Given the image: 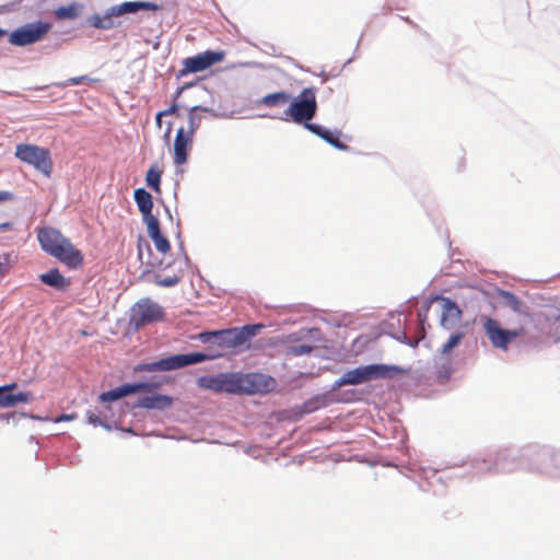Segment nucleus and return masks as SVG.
<instances>
[{
  "label": "nucleus",
  "mask_w": 560,
  "mask_h": 560,
  "mask_svg": "<svg viewBox=\"0 0 560 560\" xmlns=\"http://www.w3.org/2000/svg\"><path fill=\"white\" fill-rule=\"evenodd\" d=\"M259 325H246L242 329L231 328L222 331H206L199 335L201 342L213 340L217 348L210 353H178L163 358L152 363H140L136 366L139 372L175 371L191 364H199L222 357L226 351L235 350L244 346L254 337Z\"/></svg>",
  "instance_id": "nucleus-1"
},
{
  "label": "nucleus",
  "mask_w": 560,
  "mask_h": 560,
  "mask_svg": "<svg viewBox=\"0 0 560 560\" xmlns=\"http://www.w3.org/2000/svg\"><path fill=\"white\" fill-rule=\"evenodd\" d=\"M37 240L39 246L47 254L58 258L69 269H78L84 264V256L80 249L73 247L72 243L61 235L59 230L50 226L38 230Z\"/></svg>",
  "instance_id": "nucleus-2"
},
{
  "label": "nucleus",
  "mask_w": 560,
  "mask_h": 560,
  "mask_svg": "<svg viewBox=\"0 0 560 560\" xmlns=\"http://www.w3.org/2000/svg\"><path fill=\"white\" fill-rule=\"evenodd\" d=\"M406 373L401 366L387 364H371L366 366H358L349 370L337 380V386L359 385L371 380L393 378L397 375Z\"/></svg>",
  "instance_id": "nucleus-3"
},
{
  "label": "nucleus",
  "mask_w": 560,
  "mask_h": 560,
  "mask_svg": "<svg viewBox=\"0 0 560 560\" xmlns=\"http://www.w3.org/2000/svg\"><path fill=\"white\" fill-rule=\"evenodd\" d=\"M316 89L304 88L299 93L298 100L290 103L289 107L284 110V119L295 124H310L316 115Z\"/></svg>",
  "instance_id": "nucleus-4"
},
{
  "label": "nucleus",
  "mask_w": 560,
  "mask_h": 560,
  "mask_svg": "<svg viewBox=\"0 0 560 560\" xmlns=\"http://www.w3.org/2000/svg\"><path fill=\"white\" fill-rule=\"evenodd\" d=\"M15 158L35 168L46 177H50L52 162L50 151L47 148L35 144H18Z\"/></svg>",
  "instance_id": "nucleus-5"
},
{
  "label": "nucleus",
  "mask_w": 560,
  "mask_h": 560,
  "mask_svg": "<svg viewBox=\"0 0 560 560\" xmlns=\"http://www.w3.org/2000/svg\"><path fill=\"white\" fill-rule=\"evenodd\" d=\"M482 329L494 349L509 350V345L525 335V328L506 329L500 326L499 322L487 317L482 322Z\"/></svg>",
  "instance_id": "nucleus-6"
},
{
  "label": "nucleus",
  "mask_w": 560,
  "mask_h": 560,
  "mask_svg": "<svg viewBox=\"0 0 560 560\" xmlns=\"http://www.w3.org/2000/svg\"><path fill=\"white\" fill-rule=\"evenodd\" d=\"M225 58V52L206 50L192 57L183 60V68L178 71V77L183 78L190 73L202 72L210 67L222 62Z\"/></svg>",
  "instance_id": "nucleus-7"
},
{
  "label": "nucleus",
  "mask_w": 560,
  "mask_h": 560,
  "mask_svg": "<svg viewBox=\"0 0 560 560\" xmlns=\"http://www.w3.org/2000/svg\"><path fill=\"white\" fill-rule=\"evenodd\" d=\"M163 308L158 303L143 299L136 303L131 308V323L136 328L143 327L150 323H156L163 319Z\"/></svg>",
  "instance_id": "nucleus-8"
},
{
  "label": "nucleus",
  "mask_w": 560,
  "mask_h": 560,
  "mask_svg": "<svg viewBox=\"0 0 560 560\" xmlns=\"http://www.w3.org/2000/svg\"><path fill=\"white\" fill-rule=\"evenodd\" d=\"M50 31V24L37 22L18 27L9 35V44L16 47L39 42Z\"/></svg>",
  "instance_id": "nucleus-9"
},
{
  "label": "nucleus",
  "mask_w": 560,
  "mask_h": 560,
  "mask_svg": "<svg viewBox=\"0 0 560 560\" xmlns=\"http://www.w3.org/2000/svg\"><path fill=\"white\" fill-rule=\"evenodd\" d=\"M534 324L541 334L553 337L560 331V310L547 306L534 315Z\"/></svg>",
  "instance_id": "nucleus-10"
},
{
  "label": "nucleus",
  "mask_w": 560,
  "mask_h": 560,
  "mask_svg": "<svg viewBox=\"0 0 560 560\" xmlns=\"http://www.w3.org/2000/svg\"><path fill=\"white\" fill-rule=\"evenodd\" d=\"M158 383H132L125 384L120 387L112 388L110 390L103 392L98 399L102 402H114L120 398L136 393H149L154 388H158Z\"/></svg>",
  "instance_id": "nucleus-11"
},
{
  "label": "nucleus",
  "mask_w": 560,
  "mask_h": 560,
  "mask_svg": "<svg viewBox=\"0 0 560 560\" xmlns=\"http://www.w3.org/2000/svg\"><path fill=\"white\" fill-rule=\"evenodd\" d=\"M243 393H269L275 387V380L264 373H247L242 376Z\"/></svg>",
  "instance_id": "nucleus-12"
},
{
  "label": "nucleus",
  "mask_w": 560,
  "mask_h": 560,
  "mask_svg": "<svg viewBox=\"0 0 560 560\" xmlns=\"http://www.w3.org/2000/svg\"><path fill=\"white\" fill-rule=\"evenodd\" d=\"M16 383L0 386V408H12L20 404L31 402L34 398L31 392L12 394L16 389Z\"/></svg>",
  "instance_id": "nucleus-13"
},
{
  "label": "nucleus",
  "mask_w": 560,
  "mask_h": 560,
  "mask_svg": "<svg viewBox=\"0 0 560 560\" xmlns=\"http://www.w3.org/2000/svg\"><path fill=\"white\" fill-rule=\"evenodd\" d=\"M194 135H186L184 128H178L174 139V164L179 166L187 163L191 150Z\"/></svg>",
  "instance_id": "nucleus-14"
},
{
  "label": "nucleus",
  "mask_w": 560,
  "mask_h": 560,
  "mask_svg": "<svg viewBox=\"0 0 560 560\" xmlns=\"http://www.w3.org/2000/svg\"><path fill=\"white\" fill-rule=\"evenodd\" d=\"M133 201H136L144 223L159 222L158 217L153 214V197L150 192L143 188L133 190Z\"/></svg>",
  "instance_id": "nucleus-15"
},
{
  "label": "nucleus",
  "mask_w": 560,
  "mask_h": 560,
  "mask_svg": "<svg viewBox=\"0 0 560 560\" xmlns=\"http://www.w3.org/2000/svg\"><path fill=\"white\" fill-rule=\"evenodd\" d=\"M160 7L155 2L150 1H125L110 9L112 15L119 16L128 13H136L140 10L159 11Z\"/></svg>",
  "instance_id": "nucleus-16"
},
{
  "label": "nucleus",
  "mask_w": 560,
  "mask_h": 560,
  "mask_svg": "<svg viewBox=\"0 0 560 560\" xmlns=\"http://www.w3.org/2000/svg\"><path fill=\"white\" fill-rule=\"evenodd\" d=\"M172 402H174V399L171 398L170 396L154 394V395L140 397L139 400H137L136 407L162 410L165 408H170L172 406Z\"/></svg>",
  "instance_id": "nucleus-17"
},
{
  "label": "nucleus",
  "mask_w": 560,
  "mask_h": 560,
  "mask_svg": "<svg viewBox=\"0 0 560 560\" xmlns=\"http://www.w3.org/2000/svg\"><path fill=\"white\" fill-rule=\"evenodd\" d=\"M38 279L43 282V284L54 288L58 291H66L70 287L69 278L60 275L59 270L56 268L38 276Z\"/></svg>",
  "instance_id": "nucleus-18"
},
{
  "label": "nucleus",
  "mask_w": 560,
  "mask_h": 560,
  "mask_svg": "<svg viewBox=\"0 0 560 560\" xmlns=\"http://www.w3.org/2000/svg\"><path fill=\"white\" fill-rule=\"evenodd\" d=\"M144 224L145 228H148L149 237L152 238L154 247H156V250L163 255L170 253V241L166 240V237L163 236L162 233L160 232L159 221H152Z\"/></svg>",
  "instance_id": "nucleus-19"
},
{
  "label": "nucleus",
  "mask_w": 560,
  "mask_h": 560,
  "mask_svg": "<svg viewBox=\"0 0 560 560\" xmlns=\"http://www.w3.org/2000/svg\"><path fill=\"white\" fill-rule=\"evenodd\" d=\"M499 298L502 300L504 306L512 310V312L527 316L526 306L523 301L520 300L518 296L514 295L513 292H509L508 290H499Z\"/></svg>",
  "instance_id": "nucleus-20"
},
{
  "label": "nucleus",
  "mask_w": 560,
  "mask_h": 560,
  "mask_svg": "<svg viewBox=\"0 0 560 560\" xmlns=\"http://www.w3.org/2000/svg\"><path fill=\"white\" fill-rule=\"evenodd\" d=\"M306 129L310 130L312 133L318 136L319 138L324 139L325 142L331 144L338 150H346L347 145L339 141L335 135L323 128L320 125L317 124H306Z\"/></svg>",
  "instance_id": "nucleus-21"
},
{
  "label": "nucleus",
  "mask_w": 560,
  "mask_h": 560,
  "mask_svg": "<svg viewBox=\"0 0 560 560\" xmlns=\"http://www.w3.org/2000/svg\"><path fill=\"white\" fill-rule=\"evenodd\" d=\"M221 393H243L241 376L221 373Z\"/></svg>",
  "instance_id": "nucleus-22"
},
{
  "label": "nucleus",
  "mask_w": 560,
  "mask_h": 560,
  "mask_svg": "<svg viewBox=\"0 0 560 560\" xmlns=\"http://www.w3.org/2000/svg\"><path fill=\"white\" fill-rule=\"evenodd\" d=\"M290 101V94L280 91L277 93H269L260 100V104L265 107H280Z\"/></svg>",
  "instance_id": "nucleus-23"
},
{
  "label": "nucleus",
  "mask_w": 560,
  "mask_h": 560,
  "mask_svg": "<svg viewBox=\"0 0 560 560\" xmlns=\"http://www.w3.org/2000/svg\"><path fill=\"white\" fill-rule=\"evenodd\" d=\"M162 178V171L156 165L150 166L145 173V185L155 192H160V179Z\"/></svg>",
  "instance_id": "nucleus-24"
},
{
  "label": "nucleus",
  "mask_w": 560,
  "mask_h": 560,
  "mask_svg": "<svg viewBox=\"0 0 560 560\" xmlns=\"http://www.w3.org/2000/svg\"><path fill=\"white\" fill-rule=\"evenodd\" d=\"M197 386L220 393V374L217 376H200L197 378Z\"/></svg>",
  "instance_id": "nucleus-25"
},
{
  "label": "nucleus",
  "mask_w": 560,
  "mask_h": 560,
  "mask_svg": "<svg viewBox=\"0 0 560 560\" xmlns=\"http://www.w3.org/2000/svg\"><path fill=\"white\" fill-rule=\"evenodd\" d=\"M200 109V107L195 106L190 109V113H188V126L187 128H184V132H186V135L194 136L200 127L201 118L196 114V112Z\"/></svg>",
  "instance_id": "nucleus-26"
},
{
  "label": "nucleus",
  "mask_w": 560,
  "mask_h": 560,
  "mask_svg": "<svg viewBox=\"0 0 560 560\" xmlns=\"http://www.w3.org/2000/svg\"><path fill=\"white\" fill-rule=\"evenodd\" d=\"M55 16L58 20H74L78 16V7L75 3L56 9Z\"/></svg>",
  "instance_id": "nucleus-27"
},
{
  "label": "nucleus",
  "mask_w": 560,
  "mask_h": 560,
  "mask_svg": "<svg viewBox=\"0 0 560 560\" xmlns=\"http://www.w3.org/2000/svg\"><path fill=\"white\" fill-rule=\"evenodd\" d=\"M465 337L463 331H456L448 338V340L443 343L442 354H448L457 345L462 342V339Z\"/></svg>",
  "instance_id": "nucleus-28"
},
{
  "label": "nucleus",
  "mask_w": 560,
  "mask_h": 560,
  "mask_svg": "<svg viewBox=\"0 0 560 560\" xmlns=\"http://www.w3.org/2000/svg\"><path fill=\"white\" fill-rule=\"evenodd\" d=\"M112 16H115V15H113L112 13L108 15H105V16L94 15L92 19L93 27L98 28V30L112 28L113 27Z\"/></svg>",
  "instance_id": "nucleus-29"
},
{
  "label": "nucleus",
  "mask_w": 560,
  "mask_h": 560,
  "mask_svg": "<svg viewBox=\"0 0 560 560\" xmlns=\"http://www.w3.org/2000/svg\"><path fill=\"white\" fill-rule=\"evenodd\" d=\"M85 82L98 83L100 80L97 78H89L86 75H80V77L71 78V79L65 81V83L60 84V86L66 88L68 85L83 84Z\"/></svg>",
  "instance_id": "nucleus-30"
},
{
  "label": "nucleus",
  "mask_w": 560,
  "mask_h": 560,
  "mask_svg": "<svg viewBox=\"0 0 560 560\" xmlns=\"http://www.w3.org/2000/svg\"><path fill=\"white\" fill-rule=\"evenodd\" d=\"M12 268V258L8 253H3L0 255V278H3L9 273Z\"/></svg>",
  "instance_id": "nucleus-31"
},
{
  "label": "nucleus",
  "mask_w": 560,
  "mask_h": 560,
  "mask_svg": "<svg viewBox=\"0 0 560 560\" xmlns=\"http://www.w3.org/2000/svg\"><path fill=\"white\" fill-rule=\"evenodd\" d=\"M447 314H454L456 316H460V310L456 306V303L446 300V303H444V312H443V318L442 324L444 325L445 322V315Z\"/></svg>",
  "instance_id": "nucleus-32"
},
{
  "label": "nucleus",
  "mask_w": 560,
  "mask_h": 560,
  "mask_svg": "<svg viewBox=\"0 0 560 560\" xmlns=\"http://www.w3.org/2000/svg\"><path fill=\"white\" fill-rule=\"evenodd\" d=\"M178 282H179V278L176 277V276H174V277H166V278L158 279L156 280V285L162 287V288H171V287L177 285Z\"/></svg>",
  "instance_id": "nucleus-33"
},
{
  "label": "nucleus",
  "mask_w": 560,
  "mask_h": 560,
  "mask_svg": "<svg viewBox=\"0 0 560 560\" xmlns=\"http://www.w3.org/2000/svg\"><path fill=\"white\" fill-rule=\"evenodd\" d=\"M312 350H313L312 346L299 345V346H294V347L290 348V353L295 357H299V355L308 354Z\"/></svg>",
  "instance_id": "nucleus-34"
},
{
  "label": "nucleus",
  "mask_w": 560,
  "mask_h": 560,
  "mask_svg": "<svg viewBox=\"0 0 560 560\" xmlns=\"http://www.w3.org/2000/svg\"><path fill=\"white\" fill-rule=\"evenodd\" d=\"M178 112V104L173 103V105L170 106L167 109H163L159 112V117H168L171 115H175Z\"/></svg>",
  "instance_id": "nucleus-35"
},
{
  "label": "nucleus",
  "mask_w": 560,
  "mask_h": 560,
  "mask_svg": "<svg viewBox=\"0 0 560 560\" xmlns=\"http://www.w3.org/2000/svg\"><path fill=\"white\" fill-rule=\"evenodd\" d=\"M77 418L75 413H62L59 417L55 419L56 423L62 422V421H72Z\"/></svg>",
  "instance_id": "nucleus-36"
},
{
  "label": "nucleus",
  "mask_w": 560,
  "mask_h": 560,
  "mask_svg": "<svg viewBox=\"0 0 560 560\" xmlns=\"http://www.w3.org/2000/svg\"><path fill=\"white\" fill-rule=\"evenodd\" d=\"M451 373H452V370L450 369V366H443V369L440 370V372H439V377L446 381V380H448Z\"/></svg>",
  "instance_id": "nucleus-37"
},
{
  "label": "nucleus",
  "mask_w": 560,
  "mask_h": 560,
  "mask_svg": "<svg viewBox=\"0 0 560 560\" xmlns=\"http://www.w3.org/2000/svg\"><path fill=\"white\" fill-rule=\"evenodd\" d=\"M150 249V245L147 242H143L142 240H139V244H137V250H139V257H142V249Z\"/></svg>",
  "instance_id": "nucleus-38"
},
{
  "label": "nucleus",
  "mask_w": 560,
  "mask_h": 560,
  "mask_svg": "<svg viewBox=\"0 0 560 560\" xmlns=\"http://www.w3.org/2000/svg\"><path fill=\"white\" fill-rule=\"evenodd\" d=\"M11 228H12V223L11 222L0 223V231H8Z\"/></svg>",
  "instance_id": "nucleus-39"
},
{
  "label": "nucleus",
  "mask_w": 560,
  "mask_h": 560,
  "mask_svg": "<svg viewBox=\"0 0 560 560\" xmlns=\"http://www.w3.org/2000/svg\"><path fill=\"white\" fill-rule=\"evenodd\" d=\"M89 421L92 424H100L98 418L96 416H94L93 413L89 416Z\"/></svg>",
  "instance_id": "nucleus-40"
},
{
  "label": "nucleus",
  "mask_w": 560,
  "mask_h": 560,
  "mask_svg": "<svg viewBox=\"0 0 560 560\" xmlns=\"http://www.w3.org/2000/svg\"><path fill=\"white\" fill-rule=\"evenodd\" d=\"M170 137H171V125L168 126V128H166L165 135H163V138H165L166 141H170Z\"/></svg>",
  "instance_id": "nucleus-41"
},
{
  "label": "nucleus",
  "mask_w": 560,
  "mask_h": 560,
  "mask_svg": "<svg viewBox=\"0 0 560 560\" xmlns=\"http://www.w3.org/2000/svg\"><path fill=\"white\" fill-rule=\"evenodd\" d=\"M162 117L163 116H159V114L156 115V125H158V127H160L162 125Z\"/></svg>",
  "instance_id": "nucleus-42"
},
{
  "label": "nucleus",
  "mask_w": 560,
  "mask_h": 560,
  "mask_svg": "<svg viewBox=\"0 0 560 560\" xmlns=\"http://www.w3.org/2000/svg\"><path fill=\"white\" fill-rule=\"evenodd\" d=\"M5 35V31L0 28V37L4 36Z\"/></svg>",
  "instance_id": "nucleus-43"
}]
</instances>
